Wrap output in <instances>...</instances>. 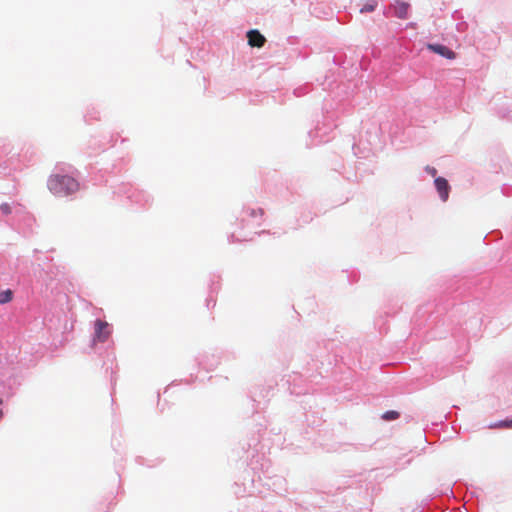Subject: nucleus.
<instances>
[{
    "mask_svg": "<svg viewBox=\"0 0 512 512\" xmlns=\"http://www.w3.org/2000/svg\"><path fill=\"white\" fill-rule=\"evenodd\" d=\"M490 428H512V418L510 420L500 421L495 424H491Z\"/></svg>",
    "mask_w": 512,
    "mask_h": 512,
    "instance_id": "6e6552de",
    "label": "nucleus"
},
{
    "mask_svg": "<svg viewBox=\"0 0 512 512\" xmlns=\"http://www.w3.org/2000/svg\"><path fill=\"white\" fill-rule=\"evenodd\" d=\"M375 9V4H368V5H365L364 7H362L360 9V12L361 13H364V12H371Z\"/></svg>",
    "mask_w": 512,
    "mask_h": 512,
    "instance_id": "9d476101",
    "label": "nucleus"
},
{
    "mask_svg": "<svg viewBox=\"0 0 512 512\" xmlns=\"http://www.w3.org/2000/svg\"><path fill=\"white\" fill-rule=\"evenodd\" d=\"M3 403L2 399H0V405ZM3 417V411L0 409V419Z\"/></svg>",
    "mask_w": 512,
    "mask_h": 512,
    "instance_id": "ddd939ff",
    "label": "nucleus"
},
{
    "mask_svg": "<svg viewBox=\"0 0 512 512\" xmlns=\"http://www.w3.org/2000/svg\"><path fill=\"white\" fill-rule=\"evenodd\" d=\"M427 48L431 50L432 52L439 54L447 59H454L456 57V54L454 51H452L447 46L441 45V44H428Z\"/></svg>",
    "mask_w": 512,
    "mask_h": 512,
    "instance_id": "20e7f679",
    "label": "nucleus"
},
{
    "mask_svg": "<svg viewBox=\"0 0 512 512\" xmlns=\"http://www.w3.org/2000/svg\"><path fill=\"white\" fill-rule=\"evenodd\" d=\"M0 209L2 210V212H3L4 214H9V213H11V208H10V206H9L8 204H6V203H5V204H2V205L0 206Z\"/></svg>",
    "mask_w": 512,
    "mask_h": 512,
    "instance_id": "9b49d317",
    "label": "nucleus"
},
{
    "mask_svg": "<svg viewBox=\"0 0 512 512\" xmlns=\"http://www.w3.org/2000/svg\"><path fill=\"white\" fill-rule=\"evenodd\" d=\"M247 38L251 47L261 48L266 42L265 37L258 30H250L247 33Z\"/></svg>",
    "mask_w": 512,
    "mask_h": 512,
    "instance_id": "39448f33",
    "label": "nucleus"
},
{
    "mask_svg": "<svg viewBox=\"0 0 512 512\" xmlns=\"http://www.w3.org/2000/svg\"><path fill=\"white\" fill-rule=\"evenodd\" d=\"M47 186L50 192L56 196H69L79 190L77 180L68 175H50Z\"/></svg>",
    "mask_w": 512,
    "mask_h": 512,
    "instance_id": "f257e3e1",
    "label": "nucleus"
},
{
    "mask_svg": "<svg viewBox=\"0 0 512 512\" xmlns=\"http://www.w3.org/2000/svg\"><path fill=\"white\" fill-rule=\"evenodd\" d=\"M409 8L410 4L403 1H396L391 7L394 15L400 19H406L408 17Z\"/></svg>",
    "mask_w": 512,
    "mask_h": 512,
    "instance_id": "423d86ee",
    "label": "nucleus"
},
{
    "mask_svg": "<svg viewBox=\"0 0 512 512\" xmlns=\"http://www.w3.org/2000/svg\"><path fill=\"white\" fill-rule=\"evenodd\" d=\"M94 329H95L94 340H96L98 342L107 341L111 335V329L109 327V324L106 321H103L100 319L96 320Z\"/></svg>",
    "mask_w": 512,
    "mask_h": 512,
    "instance_id": "f03ea898",
    "label": "nucleus"
},
{
    "mask_svg": "<svg viewBox=\"0 0 512 512\" xmlns=\"http://www.w3.org/2000/svg\"><path fill=\"white\" fill-rule=\"evenodd\" d=\"M13 292L10 289L0 292V304H6L12 301Z\"/></svg>",
    "mask_w": 512,
    "mask_h": 512,
    "instance_id": "0eeeda50",
    "label": "nucleus"
},
{
    "mask_svg": "<svg viewBox=\"0 0 512 512\" xmlns=\"http://www.w3.org/2000/svg\"><path fill=\"white\" fill-rule=\"evenodd\" d=\"M436 190L442 201H447L450 192V185L448 181L443 177H436L434 180Z\"/></svg>",
    "mask_w": 512,
    "mask_h": 512,
    "instance_id": "7ed1b4c3",
    "label": "nucleus"
},
{
    "mask_svg": "<svg viewBox=\"0 0 512 512\" xmlns=\"http://www.w3.org/2000/svg\"><path fill=\"white\" fill-rule=\"evenodd\" d=\"M399 418V413L397 411H387L382 415V419L385 421H392Z\"/></svg>",
    "mask_w": 512,
    "mask_h": 512,
    "instance_id": "1a4fd4ad",
    "label": "nucleus"
},
{
    "mask_svg": "<svg viewBox=\"0 0 512 512\" xmlns=\"http://www.w3.org/2000/svg\"><path fill=\"white\" fill-rule=\"evenodd\" d=\"M426 171L433 177H435L437 174V170L434 167L427 166Z\"/></svg>",
    "mask_w": 512,
    "mask_h": 512,
    "instance_id": "f8f14e48",
    "label": "nucleus"
}]
</instances>
